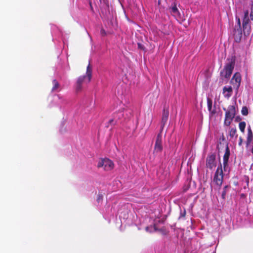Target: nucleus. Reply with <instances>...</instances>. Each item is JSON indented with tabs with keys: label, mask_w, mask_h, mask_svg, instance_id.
<instances>
[{
	"label": "nucleus",
	"mask_w": 253,
	"mask_h": 253,
	"mask_svg": "<svg viewBox=\"0 0 253 253\" xmlns=\"http://www.w3.org/2000/svg\"><path fill=\"white\" fill-rule=\"evenodd\" d=\"M228 62L225 65L224 69L220 72V77L222 80L229 79L234 68L235 59L234 57L227 59Z\"/></svg>",
	"instance_id": "1"
},
{
	"label": "nucleus",
	"mask_w": 253,
	"mask_h": 253,
	"mask_svg": "<svg viewBox=\"0 0 253 253\" xmlns=\"http://www.w3.org/2000/svg\"><path fill=\"white\" fill-rule=\"evenodd\" d=\"M92 77V68L89 63L86 68V72L85 76L79 77L76 83V90L77 91L81 90L82 85L84 83H88L90 82Z\"/></svg>",
	"instance_id": "2"
},
{
	"label": "nucleus",
	"mask_w": 253,
	"mask_h": 253,
	"mask_svg": "<svg viewBox=\"0 0 253 253\" xmlns=\"http://www.w3.org/2000/svg\"><path fill=\"white\" fill-rule=\"evenodd\" d=\"M223 110L226 111L224 124L226 126H229L236 115L235 106L230 105L227 110L225 108H223Z\"/></svg>",
	"instance_id": "3"
},
{
	"label": "nucleus",
	"mask_w": 253,
	"mask_h": 253,
	"mask_svg": "<svg viewBox=\"0 0 253 253\" xmlns=\"http://www.w3.org/2000/svg\"><path fill=\"white\" fill-rule=\"evenodd\" d=\"M98 168H103L105 171H110L114 169V164L112 161L108 159H101L97 164Z\"/></svg>",
	"instance_id": "4"
},
{
	"label": "nucleus",
	"mask_w": 253,
	"mask_h": 253,
	"mask_svg": "<svg viewBox=\"0 0 253 253\" xmlns=\"http://www.w3.org/2000/svg\"><path fill=\"white\" fill-rule=\"evenodd\" d=\"M223 173L222 169V165L220 164V165L217 167L216 170L215 172L213 181L217 186H220L223 182Z\"/></svg>",
	"instance_id": "5"
},
{
	"label": "nucleus",
	"mask_w": 253,
	"mask_h": 253,
	"mask_svg": "<svg viewBox=\"0 0 253 253\" xmlns=\"http://www.w3.org/2000/svg\"><path fill=\"white\" fill-rule=\"evenodd\" d=\"M216 155L215 153L209 154L206 159V167L210 169L215 168L216 162L215 160Z\"/></svg>",
	"instance_id": "6"
},
{
	"label": "nucleus",
	"mask_w": 253,
	"mask_h": 253,
	"mask_svg": "<svg viewBox=\"0 0 253 253\" xmlns=\"http://www.w3.org/2000/svg\"><path fill=\"white\" fill-rule=\"evenodd\" d=\"M171 14L176 18L181 17L179 11L177 8V3L176 0H172L171 4L169 8Z\"/></svg>",
	"instance_id": "7"
},
{
	"label": "nucleus",
	"mask_w": 253,
	"mask_h": 253,
	"mask_svg": "<svg viewBox=\"0 0 253 253\" xmlns=\"http://www.w3.org/2000/svg\"><path fill=\"white\" fill-rule=\"evenodd\" d=\"M161 132L157 135L154 146V152L156 153L161 152L163 150L162 135Z\"/></svg>",
	"instance_id": "8"
},
{
	"label": "nucleus",
	"mask_w": 253,
	"mask_h": 253,
	"mask_svg": "<svg viewBox=\"0 0 253 253\" xmlns=\"http://www.w3.org/2000/svg\"><path fill=\"white\" fill-rule=\"evenodd\" d=\"M169 116V110L168 107H164L163 110V114L161 121V130L162 131L165 125H166Z\"/></svg>",
	"instance_id": "9"
},
{
	"label": "nucleus",
	"mask_w": 253,
	"mask_h": 253,
	"mask_svg": "<svg viewBox=\"0 0 253 253\" xmlns=\"http://www.w3.org/2000/svg\"><path fill=\"white\" fill-rule=\"evenodd\" d=\"M250 20H243L242 27L243 31L245 36H249L251 32V27L250 23Z\"/></svg>",
	"instance_id": "10"
},
{
	"label": "nucleus",
	"mask_w": 253,
	"mask_h": 253,
	"mask_svg": "<svg viewBox=\"0 0 253 253\" xmlns=\"http://www.w3.org/2000/svg\"><path fill=\"white\" fill-rule=\"evenodd\" d=\"M230 154V149H229L228 144H227L226 149H225V152L223 156V167H224V170H225L226 167L228 165V160L229 158Z\"/></svg>",
	"instance_id": "11"
},
{
	"label": "nucleus",
	"mask_w": 253,
	"mask_h": 253,
	"mask_svg": "<svg viewBox=\"0 0 253 253\" xmlns=\"http://www.w3.org/2000/svg\"><path fill=\"white\" fill-rule=\"evenodd\" d=\"M242 37V30L241 28L238 27L235 29L234 33V38L236 42H239Z\"/></svg>",
	"instance_id": "12"
},
{
	"label": "nucleus",
	"mask_w": 253,
	"mask_h": 253,
	"mask_svg": "<svg viewBox=\"0 0 253 253\" xmlns=\"http://www.w3.org/2000/svg\"><path fill=\"white\" fill-rule=\"evenodd\" d=\"M241 81V76L239 73H236L233 76L231 80L233 84H236L237 89L240 85Z\"/></svg>",
	"instance_id": "13"
},
{
	"label": "nucleus",
	"mask_w": 253,
	"mask_h": 253,
	"mask_svg": "<svg viewBox=\"0 0 253 253\" xmlns=\"http://www.w3.org/2000/svg\"><path fill=\"white\" fill-rule=\"evenodd\" d=\"M232 88L231 86H224L223 88V93L224 94V97L227 98H229L232 95Z\"/></svg>",
	"instance_id": "14"
},
{
	"label": "nucleus",
	"mask_w": 253,
	"mask_h": 253,
	"mask_svg": "<svg viewBox=\"0 0 253 253\" xmlns=\"http://www.w3.org/2000/svg\"><path fill=\"white\" fill-rule=\"evenodd\" d=\"M52 84H53V87L52 88V91H53L57 90L59 87L60 85L56 80H53L52 81Z\"/></svg>",
	"instance_id": "15"
},
{
	"label": "nucleus",
	"mask_w": 253,
	"mask_h": 253,
	"mask_svg": "<svg viewBox=\"0 0 253 253\" xmlns=\"http://www.w3.org/2000/svg\"><path fill=\"white\" fill-rule=\"evenodd\" d=\"M236 132L237 130L235 127L230 128L229 132L230 137L233 138L236 135Z\"/></svg>",
	"instance_id": "16"
},
{
	"label": "nucleus",
	"mask_w": 253,
	"mask_h": 253,
	"mask_svg": "<svg viewBox=\"0 0 253 253\" xmlns=\"http://www.w3.org/2000/svg\"><path fill=\"white\" fill-rule=\"evenodd\" d=\"M253 140V134L248 135L246 140V146L248 147Z\"/></svg>",
	"instance_id": "17"
},
{
	"label": "nucleus",
	"mask_w": 253,
	"mask_h": 253,
	"mask_svg": "<svg viewBox=\"0 0 253 253\" xmlns=\"http://www.w3.org/2000/svg\"><path fill=\"white\" fill-rule=\"evenodd\" d=\"M239 126L241 132H244L246 127V123L245 122H240L239 124Z\"/></svg>",
	"instance_id": "18"
},
{
	"label": "nucleus",
	"mask_w": 253,
	"mask_h": 253,
	"mask_svg": "<svg viewBox=\"0 0 253 253\" xmlns=\"http://www.w3.org/2000/svg\"><path fill=\"white\" fill-rule=\"evenodd\" d=\"M241 113L243 115L247 116L249 113L248 108L246 106L243 107L241 110Z\"/></svg>",
	"instance_id": "19"
},
{
	"label": "nucleus",
	"mask_w": 253,
	"mask_h": 253,
	"mask_svg": "<svg viewBox=\"0 0 253 253\" xmlns=\"http://www.w3.org/2000/svg\"><path fill=\"white\" fill-rule=\"evenodd\" d=\"M207 104H208V110L211 111L212 108V102L211 99L208 98H207Z\"/></svg>",
	"instance_id": "20"
},
{
	"label": "nucleus",
	"mask_w": 253,
	"mask_h": 253,
	"mask_svg": "<svg viewBox=\"0 0 253 253\" xmlns=\"http://www.w3.org/2000/svg\"><path fill=\"white\" fill-rule=\"evenodd\" d=\"M250 20L249 18V11L248 10L244 12V16L243 20Z\"/></svg>",
	"instance_id": "21"
},
{
	"label": "nucleus",
	"mask_w": 253,
	"mask_h": 253,
	"mask_svg": "<svg viewBox=\"0 0 253 253\" xmlns=\"http://www.w3.org/2000/svg\"><path fill=\"white\" fill-rule=\"evenodd\" d=\"M250 17L252 20L253 21V2L251 5V11L250 13Z\"/></svg>",
	"instance_id": "22"
},
{
	"label": "nucleus",
	"mask_w": 253,
	"mask_h": 253,
	"mask_svg": "<svg viewBox=\"0 0 253 253\" xmlns=\"http://www.w3.org/2000/svg\"><path fill=\"white\" fill-rule=\"evenodd\" d=\"M100 34L103 37H105V36H106V32L105 31V30L103 29V28H102L100 30Z\"/></svg>",
	"instance_id": "23"
},
{
	"label": "nucleus",
	"mask_w": 253,
	"mask_h": 253,
	"mask_svg": "<svg viewBox=\"0 0 253 253\" xmlns=\"http://www.w3.org/2000/svg\"><path fill=\"white\" fill-rule=\"evenodd\" d=\"M227 186H226L224 187V189L223 190L221 194L222 198L224 199L225 198V195H226V190L225 188H227Z\"/></svg>",
	"instance_id": "24"
},
{
	"label": "nucleus",
	"mask_w": 253,
	"mask_h": 253,
	"mask_svg": "<svg viewBox=\"0 0 253 253\" xmlns=\"http://www.w3.org/2000/svg\"><path fill=\"white\" fill-rule=\"evenodd\" d=\"M236 19L237 20V22L238 27L241 28V21H240V18L239 17H236Z\"/></svg>",
	"instance_id": "25"
},
{
	"label": "nucleus",
	"mask_w": 253,
	"mask_h": 253,
	"mask_svg": "<svg viewBox=\"0 0 253 253\" xmlns=\"http://www.w3.org/2000/svg\"><path fill=\"white\" fill-rule=\"evenodd\" d=\"M186 215V211L184 210L183 212H181L180 215L179 216L180 218L184 217Z\"/></svg>",
	"instance_id": "26"
},
{
	"label": "nucleus",
	"mask_w": 253,
	"mask_h": 253,
	"mask_svg": "<svg viewBox=\"0 0 253 253\" xmlns=\"http://www.w3.org/2000/svg\"><path fill=\"white\" fill-rule=\"evenodd\" d=\"M250 134H253V133L252 132V130L250 126L248 128V135H250Z\"/></svg>",
	"instance_id": "27"
},
{
	"label": "nucleus",
	"mask_w": 253,
	"mask_h": 253,
	"mask_svg": "<svg viewBox=\"0 0 253 253\" xmlns=\"http://www.w3.org/2000/svg\"><path fill=\"white\" fill-rule=\"evenodd\" d=\"M242 142H243V139L242 138V137H240L239 138V146H241L242 144Z\"/></svg>",
	"instance_id": "28"
},
{
	"label": "nucleus",
	"mask_w": 253,
	"mask_h": 253,
	"mask_svg": "<svg viewBox=\"0 0 253 253\" xmlns=\"http://www.w3.org/2000/svg\"><path fill=\"white\" fill-rule=\"evenodd\" d=\"M138 47L140 49H143V46L141 43H138Z\"/></svg>",
	"instance_id": "29"
},
{
	"label": "nucleus",
	"mask_w": 253,
	"mask_h": 253,
	"mask_svg": "<svg viewBox=\"0 0 253 253\" xmlns=\"http://www.w3.org/2000/svg\"><path fill=\"white\" fill-rule=\"evenodd\" d=\"M100 199H102V196L100 195L98 196V200H99Z\"/></svg>",
	"instance_id": "30"
},
{
	"label": "nucleus",
	"mask_w": 253,
	"mask_h": 253,
	"mask_svg": "<svg viewBox=\"0 0 253 253\" xmlns=\"http://www.w3.org/2000/svg\"><path fill=\"white\" fill-rule=\"evenodd\" d=\"M113 120H110V123H112V122H113Z\"/></svg>",
	"instance_id": "31"
},
{
	"label": "nucleus",
	"mask_w": 253,
	"mask_h": 253,
	"mask_svg": "<svg viewBox=\"0 0 253 253\" xmlns=\"http://www.w3.org/2000/svg\"><path fill=\"white\" fill-rule=\"evenodd\" d=\"M244 195L243 194L241 195V197H244Z\"/></svg>",
	"instance_id": "32"
},
{
	"label": "nucleus",
	"mask_w": 253,
	"mask_h": 253,
	"mask_svg": "<svg viewBox=\"0 0 253 253\" xmlns=\"http://www.w3.org/2000/svg\"><path fill=\"white\" fill-rule=\"evenodd\" d=\"M148 227H147L146 228V230L147 231V230H148Z\"/></svg>",
	"instance_id": "33"
},
{
	"label": "nucleus",
	"mask_w": 253,
	"mask_h": 253,
	"mask_svg": "<svg viewBox=\"0 0 253 253\" xmlns=\"http://www.w3.org/2000/svg\"><path fill=\"white\" fill-rule=\"evenodd\" d=\"M248 183L249 182V179L247 181Z\"/></svg>",
	"instance_id": "34"
}]
</instances>
